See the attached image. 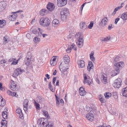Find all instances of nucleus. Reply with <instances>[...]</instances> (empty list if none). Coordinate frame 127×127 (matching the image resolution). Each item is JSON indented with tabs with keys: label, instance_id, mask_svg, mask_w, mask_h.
<instances>
[{
	"label": "nucleus",
	"instance_id": "f257e3e1",
	"mask_svg": "<svg viewBox=\"0 0 127 127\" xmlns=\"http://www.w3.org/2000/svg\"><path fill=\"white\" fill-rule=\"evenodd\" d=\"M124 66V64L123 62L117 63L115 64L114 66V74H113V76L116 75L120 72V70L122 69Z\"/></svg>",
	"mask_w": 127,
	"mask_h": 127
},
{
	"label": "nucleus",
	"instance_id": "f03ea898",
	"mask_svg": "<svg viewBox=\"0 0 127 127\" xmlns=\"http://www.w3.org/2000/svg\"><path fill=\"white\" fill-rule=\"evenodd\" d=\"M75 37L77 38L78 37L79 38L78 41L76 42L77 46L79 47H82L84 43L83 35L81 33L78 32L75 35Z\"/></svg>",
	"mask_w": 127,
	"mask_h": 127
},
{
	"label": "nucleus",
	"instance_id": "7ed1b4c3",
	"mask_svg": "<svg viewBox=\"0 0 127 127\" xmlns=\"http://www.w3.org/2000/svg\"><path fill=\"white\" fill-rule=\"evenodd\" d=\"M39 23L40 24L43 26H48L50 24V20L47 18H42L40 20Z\"/></svg>",
	"mask_w": 127,
	"mask_h": 127
},
{
	"label": "nucleus",
	"instance_id": "20e7f679",
	"mask_svg": "<svg viewBox=\"0 0 127 127\" xmlns=\"http://www.w3.org/2000/svg\"><path fill=\"white\" fill-rule=\"evenodd\" d=\"M61 14L63 17V20L65 21L67 18V17L69 15L68 9L66 8H63L61 12Z\"/></svg>",
	"mask_w": 127,
	"mask_h": 127
},
{
	"label": "nucleus",
	"instance_id": "39448f33",
	"mask_svg": "<svg viewBox=\"0 0 127 127\" xmlns=\"http://www.w3.org/2000/svg\"><path fill=\"white\" fill-rule=\"evenodd\" d=\"M122 81L120 78H118L115 81V82L113 84L114 87L116 88H118L121 87Z\"/></svg>",
	"mask_w": 127,
	"mask_h": 127
},
{
	"label": "nucleus",
	"instance_id": "423d86ee",
	"mask_svg": "<svg viewBox=\"0 0 127 127\" xmlns=\"http://www.w3.org/2000/svg\"><path fill=\"white\" fill-rule=\"evenodd\" d=\"M25 71L24 70H22L20 68H18L14 71L13 74V76L15 77H17L19 74Z\"/></svg>",
	"mask_w": 127,
	"mask_h": 127
},
{
	"label": "nucleus",
	"instance_id": "0eeeda50",
	"mask_svg": "<svg viewBox=\"0 0 127 127\" xmlns=\"http://www.w3.org/2000/svg\"><path fill=\"white\" fill-rule=\"evenodd\" d=\"M67 64L64 63V62H62L59 66V68L62 72L66 71L68 69L67 68Z\"/></svg>",
	"mask_w": 127,
	"mask_h": 127
},
{
	"label": "nucleus",
	"instance_id": "6e6552de",
	"mask_svg": "<svg viewBox=\"0 0 127 127\" xmlns=\"http://www.w3.org/2000/svg\"><path fill=\"white\" fill-rule=\"evenodd\" d=\"M11 90L14 91H17L18 90L19 87L18 85H17L16 83H14V81L11 80Z\"/></svg>",
	"mask_w": 127,
	"mask_h": 127
},
{
	"label": "nucleus",
	"instance_id": "1a4fd4ad",
	"mask_svg": "<svg viewBox=\"0 0 127 127\" xmlns=\"http://www.w3.org/2000/svg\"><path fill=\"white\" fill-rule=\"evenodd\" d=\"M108 21L107 18L105 17L100 22L99 25L100 26L104 27L106 26L107 25V22Z\"/></svg>",
	"mask_w": 127,
	"mask_h": 127
},
{
	"label": "nucleus",
	"instance_id": "9d476101",
	"mask_svg": "<svg viewBox=\"0 0 127 127\" xmlns=\"http://www.w3.org/2000/svg\"><path fill=\"white\" fill-rule=\"evenodd\" d=\"M67 2V0H57V4L59 7H62L65 5Z\"/></svg>",
	"mask_w": 127,
	"mask_h": 127
},
{
	"label": "nucleus",
	"instance_id": "9b49d317",
	"mask_svg": "<svg viewBox=\"0 0 127 127\" xmlns=\"http://www.w3.org/2000/svg\"><path fill=\"white\" fill-rule=\"evenodd\" d=\"M93 112V111L91 110L90 112L87 114L86 116V118L91 122L93 121V119L94 118V116L92 113Z\"/></svg>",
	"mask_w": 127,
	"mask_h": 127
},
{
	"label": "nucleus",
	"instance_id": "f8f14e48",
	"mask_svg": "<svg viewBox=\"0 0 127 127\" xmlns=\"http://www.w3.org/2000/svg\"><path fill=\"white\" fill-rule=\"evenodd\" d=\"M38 28L39 30L38 32L37 31V30L34 29L32 30V32L33 33L35 34L36 36L38 37L40 36L41 34V30L39 28Z\"/></svg>",
	"mask_w": 127,
	"mask_h": 127
},
{
	"label": "nucleus",
	"instance_id": "ddd939ff",
	"mask_svg": "<svg viewBox=\"0 0 127 127\" xmlns=\"http://www.w3.org/2000/svg\"><path fill=\"white\" fill-rule=\"evenodd\" d=\"M55 7V6L54 4L51 2H49L47 6V9L50 11L53 10L54 9Z\"/></svg>",
	"mask_w": 127,
	"mask_h": 127
},
{
	"label": "nucleus",
	"instance_id": "4468645a",
	"mask_svg": "<svg viewBox=\"0 0 127 127\" xmlns=\"http://www.w3.org/2000/svg\"><path fill=\"white\" fill-rule=\"evenodd\" d=\"M29 101L27 99H24V100L23 106L25 111L27 110L28 107Z\"/></svg>",
	"mask_w": 127,
	"mask_h": 127
},
{
	"label": "nucleus",
	"instance_id": "2eb2a0df",
	"mask_svg": "<svg viewBox=\"0 0 127 127\" xmlns=\"http://www.w3.org/2000/svg\"><path fill=\"white\" fill-rule=\"evenodd\" d=\"M52 26L56 28L59 26L60 25L59 21L57 19H55L52 21Z\"/></svg>",
	"mask_w": 127,
	"mask_h": 127
},
{
	"label": "nucleus",
	"instance_id": "dca6fc26",
	"mask_svg": "<svg viewBox=\"0 0 127 127\" xmlns=\"http://www.w3.org/2000/svg\"><path fill=\"white\" fill-rule=\"evenodd\" d=\"M42 119H40L38 120L37 121V123L38 125H40V127H44V125L45 123L44 122L42 121Z\"/></svg>",
	"mask_w": 127,
	"mask_h": 127
},
{
	"label": "nucleus",
	"instance_id": "f3484780",
	"mask_svg": "<svg viewBox=\"0 0 127 127\" xmlns=\"http://www.w3.org/2000/svg\"><path fill=\"white\" fill-rule=\"evenodd\" d=\"M77 63L79 65L80 67L81 68H83L85 66L84 62L83 60H79L77 61Z\"/></svg>",
	"mask_w": 127,
	"mask_h": 127
},
{
	"label": "nucleus",
	"instance_id": "a211bd4d",
	"mask_svg": "<svg viewBox=\"0 0 127 127\" xmlns=\"http://www.w3.org/2000/svg\"><path fill=\"white\" fill-rule=\"evenodd\" d=\"M64 62V63L68 64L69 62V58L67 56H65L63 58Z\"/></svg>",
	"mask_w": 127,
	"mask_h": 127
},
{
	"label": "nucleus",
	"instance_id": "6ab92c4d",
	"mask_svg": "<svg viewBox=\"0 0 127 127\" xmlns=\"http://www.w3.org/2000/svg\"><path fill=\"white\" fill-rule=\"evenodd\" d=\"M122 92L123 96L127 97V87L122 89Z\"/></svg>",
	"mask_w": 127,
	"mask_h": 127
},
{
	"label": "nucleus",
	"instance_id": "aec40b11",
	"mask_svg": "<svg viewBox=\"0 0 127 127\" xmlns=\"http://www.w3.org/2000/svg\"><path fill=\"white\" fill-rule=\"evenodd\" d=\"M93 65L91 61H89V62L88 66H87V69L90 71L91 69L93 68Z\"/></svg>",
	"mask_w": 127,
	"mask_h": 127
},
{
	"label": "nucleus",
	"instance_id": "412c9836",
	"mask_svg": "<svg viewBox=\"0 0 127 127\" xmlns=\"http://www.w3.org/2000/svg\"><path fill=\"white\" fill-rule=\"evenodd\" d=\"M101 80L102 83L105 84H106L107 82V77L103 75H102L101 76Z\"/></svg>",
	"mask_w": 127,
	"mask_h": 127
},
{
	"label": "nucleus",
	"instance_id": "4be33fe9",
	"mask_svg": "<svg viewBox=\"0 0 127 127\" xmlns=\"http://www.w3.org/2000/svg\"><path fill=\"white\" fill-rule=\"evenodd\" d=\"M16 112L17 113L19 114L20 117L22 119V117L23 116V115L21 110L20 109L18 108L16 110Z\"/></svg>",
	"mask_w": 127,
	"mask_h": 127
},
{
	"label": "nucleus",
	"instance_id": "5701e85b",
	"mask_svg": "<svg viewBox=\"0 0 127 127\" xmlns=\"http://www.w3.org/2000/svg\"><path fill=\"white\" fill-rule=\"evenodd\" d=\"M17 16L14 14L10 15L9 17L8 18L10 20L12 21H14L16 19Z\"/></svg>",
	"mask_w": 127,
	"mask_h": 127
},
{
	"label": "nucleus",
	"instance_id": "b1692460",
	"mask_svg": "<svg viewBox=\"0 0 127 127\" xmlns=\"http://www.w3.org/2000/svg\"><path fill=\"white\" fill-rule=\"evenodd\" d=\"M80 28L83 29H85L87 28L86 24L83 22H81L80 24Z\"/></svg>",
	"mask_w": 127,
	"mask_h": 127
},
{
	"label": "nucleus",
	"instance_id": "393cba45",
	"mask_svg": "<svg viewBox=\"0 0 127 127\" xmlns=\"http://www.w3.org/2000/svg\"><path fill=\"white\" fill-rule=\"evenodd\" d=\"M3 117L5 119H6L8 118L7 112L6 111H3L2 113Z\"/></svg>",
	"mask_w": 127,
	"mask_h": 127
},
{
	"label": "nucleus",
	"instance_id": "a878e982",
	"mask_svg": "<svg viewBox=\"0 0 127 127\" xmlns=\"http://www.w3.org/2000/svg\"><path fill=\"white\" fill-rule=\"evenodd\" d=\"M111 94L109 92H106L104 94V96L107 99H108L111 96Z\"/></svg>",
	"mask_w": 127,
	"mask_h": 127
},
{
	"label": "nucleus",
	"instance_id": "bb28decb",
	"mask_svg": "<svg viewBox=\"0 0 127 127\" xmlns=\"http://www.w3.org/2000/svg\"><path fill=\"white\" fill-rule=\"evenodd\" d=\"M121 18L123 20H127V12L124 13L121 15Z\"/></svg>",
	"mask_w": 127,
	"mask_h": 127
},
{
	"label": "nucleus",
	"instance_id": "cd10ccee",
	"mask_svg": "<svg viewBox=\"0 0 127 127\" xmlns=\"http://www.w3.org/2000/svg\"><path fill=\"white\" fill-rule=\"evenodd\" d=\"M7 121L5 120H2L1 122V127H7Z\"/></svg>",
	"mask_w": 127,
	"mask_h": 127
},
{
	"label": "nucleus",
	"instance_id": "c85d7f7f",
	"mask_svg": "<svg viewBox=\"0 0 127 127\" xmlns=\"http://www.w3.org/2000/svg\"><path fill=\"white\" fill-rule=\"evenodd\" d=\"M94 52H92L91 53L90 56V59L93 62H94L95 61V58L94 57Z\"/></svg>",
	"mask_w": 127,
	"mask_h": 127
},
{
	"label": "nucleus",
	"instance_id": "c756f323",
	"mask_svg": "<svg viewBox=\"0 0 127 127\" xmlns=\"http://www.w3.org/2000/svg\"><path fill=\"white\" fill-rule=\"evenodd\" d=\"M8 38V37L7 36H5L4 37L3 39L4 44H6L8 41L9 40Z\"/></svg>",
	"mask_w": 127,
	"mask_h": 127
},
{
	"label": "nucleus",
	"instance_id": "7c9ffc66",
	"mask_svg": "<svg viewBox=\"0 0 127 127\" xmlns=\"http://www.w3.org/2000/svg\"><path fill=\"white\" fill-rule=\"evenodd\" d=\"M5 7V4H2V3L0 2V11L4 10Z\"/></svg>",
	"mask_w": 127,
	"mask_h": 127
},
{
	"label": "nucleus",
	"instance_id": "2f4dec72",
	"mask_svg": "<svg viewBox=\"0 0 127 127\" xmlns=\"http://www.w3.org/2000/svg\"><path fill=\"white\" fill-rule=\"evenodd\" d=\"M5 100H4L3 98L1 99V100L0 101V105L1 106H3L5 105Z\"/></svg>",
	"mask_w": 127,
	"mask_h": 127
},
{
	"label": "nucleus",
	"instance_id": "473e14b6",
	"mask_svg": "<svg viewBox=\"0 0 127 127\" xmlns=\"http://www.w3.org/2000/svg\"><path fill=\"white\" fill-rule=\"evenodd\" d=\"M45 126V127H53V123L51 122H49L47 125L45 123L44 126Z\"/></svg>",
	"mask_w": 127,
	"mask_h": 127
},
{
	"label": "nucleus",
	"instance_id": "72a5a7b5",
	"mask_svg": "<svg viewBox=\"0 0 127 127\" xmlns=\"http://www.w3.org/2000/svg\"><path fill=\"white\" fill-rule=\"evenodd\" d=\"M43 115H44L45 117L49 118V116L48 112L45 110L43 111Z\"/></svg>",
	"mask_w": 127,
	"mask_h": 127
},
{
	"label": "nucleus",
	"instance_id": "f704fd0d",
	"mask_svg": "<svg viewBox=\"0 0 127 127\" xmlns=\"http://www.w3.org/2000/svg\"><path fill=\"white\" fill-rule=\"evenodd\" d=\"M99 99L101 102L102 103H104L105 102V99L103 98L102 96L101 95H99Z\"/></svg>",
	"mask_w": 127,
	"mask_h": 127
},
{
	"label": "nucleus",
	"instance_id": "c9c22d12",
	"mask_svg": "<svg viewBox=\"0 0 127 127\" xmlns=\"http://www.w3.org/2000/svg\"><path fill=\"white\" fill-rule=\"evenodd\" d=\"M5 21L4 20H0V27H2L5 25L4 22Z\"/></svg>",
	"mask_w": 127,
	"mask_h": 127
},
{
	"label": "nucleus",
	"instance_id": "e433bc0d",
	"mask_svg": "<svg viewBox=\"0 0 127 127\" xmlns=\"http://www.w3.org/2000/svg\"><path fill=\"white\" fill-rule=\"evenodd\" d=\"M34 104L35 106L36 107V108L37 109L39 110L40 109V105L38 103L36 102V101L34 100Z\"/></svg>",
	"mask_w": 127,
	"mask_h": 127
},
{
	"label": "nucleus",
	"instance_id": "4c0bfd02",
	"mask_svg": "<svg viewBox=\"0 0 127 127\" xmlns=\"http://www.w3.org/2000/svg\"><path fill=\"white\" fill-rule=\"evenodd\" d=\"M39 37L37 36V37H36L34 38L33 41L35 43H36L39 41L40 38L39 37Z\"/></svg>",
	"mask_w": 127,
	"mask_h": 127
},
{
	"label": "nucleus",
	"instance_id": "58836bf2",
	"mask_svg": "<svg viewBox=\"0 0 127 127\" xmlns=\"http://www.w3.org/2000/svg\"><path fill=\"white\" fill-rule=\"evenodd\" d=\"M79 92V93L80 95L82 96H84L86 94V92L85 91Z\"/></svg>",
	"mask_w": 127,
	"mask_h": 127
},
{
	"label": "nucleus",
	"instance_id": "ea45409f",
	"mask_svg": "<svg viewBox=\"0 0 127 127\" xmlns=\"http://www.w3.org/2000/svg\"><path fill=\"white\" fill-rule=\"evenodd\" d=\"M36 100L37 103H41L42 102V101L40 97L37 98H36Z\"/></svg>",
	"mask_w": 127,
	"mask_h": 127
},
{
	"label": "nucleus",
	"instance_id": "a19ab883",
	"mask_svg": "<svg viewBox=\"0 0 127 127\" xmlns=\"http://www.w3.org/2000/svg\"><path fill=\"white\" fill-rule=\"evenodd\" d=\"M93 24H94L93 22V21L91 22L90 24L89 25V26L88 27V28L90 29H92L93 26Z\"/></svg>",
	"mask_w": 127,
	"mask_h": 127
},
{
	"label": "nucleus",
	"instance_id": "79ce46f5",
	"mask_svg": "<svg viewBox=\"0 0 127 127\" xmlns=\"http://www.w3.org/2000/svg\"><path fill=\"white\" fill-rule=\"evenodd\" d=\"M31 53L30 52L28 53L26 55V58H31Z\"/></svg>",
	"mask_w": 127,
	"mask_h": 127
},
{
	"label": "nucleus",
	"instance_id": "37998d69",
	"mask_svg": "<svg viewBox=\"0 0 127 127\" xmlns=\"http://www.w3.org/2000/svg\"><path fill=\"white\" fill-rule=\"evenodd\" d=\"M121 8V6H118V7L116 8L114 10V12L115 14L116 13V12L119 9H120Z\"/></svg>",
	"mask_w": 127,
	"mask_h": 127
},
{
	"label": "nucleus",
	"instance_id": "c03bdc74",
	"mask_svg": "<svg viewBox=\"0 0 127 127\" xmlns=\"http://www.w3.org/2000/svg\"><path fill=\"white\" fill-rule=\"evenodd\" d=\"M50 63L51 65L52 66L55 65L56 64V62H54L51 60H50Z\"/></svg>",
	"mask_w": 127,
	"mask_h": 127
},
{
	"label": "nucleus",
	"instance_id": "a18cd8bd",
	"mask_svg": "<svg viewBox=\"0 0 127 127\" xmlns=\"http://www.w3.org/2000/svg\"><path fill=\"white\" fill-rule=\"evenodd\" d=\"M12 93L11 91L8 90L7 91V94L11 96H12Z\"/></svg>",
	"mask_w": 127,
	"mask_h": 127
},
{
	"label": "nucleus",
	"instance_id": "49530a36",
	"mask_svg": "<svg viewBox=\"0 0 127 127\" xmlns=\"http://www.w3.org/2000/svg\"><path fill=\"white\" fill-rule=\"evenodd\" d=\"M26 58V60L28 62V63H26V64L27 65L29 63L31 59V58Z\"/></svg>",
	"mask_w": 127,
	"mask_h": 127
},
{
	"label": "nucleus",
	"instance_id": "de8ad7c7",
	"mask_svg": "<svg viewBox=\"0 0 127 127\" xmlns=\"http://www.w3.org/2000/svg\"><path fill=\"white\" fill-rule=\"evenodd\" d=\"M110 37V36L107 37L106 38H104L102 40V41H105L108 40L109 39Z\"/></svg>",
	"mask_w": 127,
	"mask_h": 127
},
{
	"label": "nucleus",
	"instance_id": "09e8293b",
	"mask_svg": "<svg viewBox=\"0 0 127 127\" xmlns=\"http://www.w3.org/2000/svg\"><path fill=\"white\" fill-rule=\"evenodd\" d=\"M75 45L73 44L72 45H68V48H71V49L73 48V49L74 48H75Z\"/></svg>",
	"mask_w": 127,
	"mask_h": 127
},
{
	"label": "nucleus",
	"instance_id": "8fccbe9b",
	"mask_svg": "<svg viewBox=\"0 0 127 127\" xmlns=\"http://www.w3.org/2000/svg\"><path fill=\"white\" fill-rule=\"evenodd\" d=\"M84 84H85V82H86V80L87 79V78L86 76V75L85 74H84Z\"/></svg>",
	"mask_w": 127,
	"mask_h": 127
},
{
	"label": "nucleus",
	"instance_id": "3c124183",
	"mask_svg": "<svg viewBox=\"0 0 127 127\" xmlns=\"http://www.w3.org/2000/svg\"><path fill=\"white\" fill-rule=\"evenodd\" d=\"M48 88L49 89H50L51 91L53 92H54V90L52 86H51L49 87H48Z\"/></svg>",
	"mask_w": 127,
	"mask_h": 127
},
{
	"label": "nucleus",
	"instance_id": "603ef678",
	"mask_svg": "<svg viewBox=\"0 0 127 127\" xmlns=\"http://www.w3.org/2000/svg\"><path fill=\"white\" fill-rule=\"evenodd\" d=\"M56 100V104L57 105H59V104L60 103V99L59 98H58L57 100Z\"/></svg>",
	"mask_w": 127,
	"mask_h": 127
},
{
	"label": "nucleus",
	"instance_id": "864d4df0",
	"mask_svg": "<svg viewBox=\"0 0 127 127\" xmlns=\"http://www.w3.org/2000/svg\"><path fill=\"white\" fill-rule=\"evenodd\" d=\"M119 57L118 56H117L114 59V61L115 62H117L119 60Z\"/></svg>",
	"mask_w": 127,
	"mask_h": 127
},
{
	"label": "nucleus",
	"instance_id": "5fc2aeb1",
	"mask_svg": "<svg viewBox=\"0 0 127 127\" xmlns=\"http://www.w3.org/2000/svg\"><path fill=\"white\" fill-rule=\"evenodd\" d=\"M71 48H68V49L66 50V51L68 53H70L71 51Z\"/></svg>",
	"mask_w": 127,
	"mask_h": 127
},
{
	"label": "nucleus",
	"instance_id": "6e6d98bb",
	"mask_svg": "<svg viewBox=\"0 0 127 127\" xmlns=\"http://www.w3.org/2000/svg\"><path fill=\"white\" fill-rule=\"evenodd\" d=\"M112 24L109 25L108 26V29L109 30H110L113 27H112Z\"/></svg>",
	"mask_w": 127,
	"mask_h": 127
},
{
	"label": "nucleus",
	"instance_id": "4d7b16f0",
	"mask_svg": "<svg viewBox=\"0 0 127 127\" xmlns=\"http://www.w3.org/2000/svg\"><path fill=\"white\" fill-rule=\"evenodd\" d=\"M19 60V59L16 62L13 61L11 63V64H14L15 65L17 64L18 63V61Z\"/></svg>",
	"mask_w": 127,
	"mask_h": 127
},
{
	"label": "nucleus",
	"instance_id": "13d9d810",
	"mask_svg": "<svg viewBox=\"0 0 127 127\" xmlns=\"http://www.w3.org/2000/svg\"><path fill=\"white\" fill-rule=\"evenodd\" d=\"M39 12L40 15L41 16H43L45 14L44 12H43L41 10Z\"/></svg>",
	"mask_w": 127,
	"mask_h": 127
},
{
	"label": "nucleus",
	"instance_id": "bf43d9fd",
	"mask_svg": "<svg viewBox=\"0 0 127 127\" xmlns=\"http://www.w3.org/2000/svg\"><path fill=\"white\" fill-rule=\"evenodd\" d=\"M56 80V78L55 77H54L53 78V83L54 84H55Z\"/></svg>",
	"mask_w": 127,
	"mask_h": 127
},
{
	"label": "nucleus",
	"instance_id": "052dcab7",
	"mask_svg": "<svg viewBox=\"0 0 127 127\" xmlns=\"http://www.w3.org/2000/svg\"><path fill=\"white\" fill-rule=\"evenodd\" d=\"M60 104H61V105H63V104H64V101L62 99H61V100H60Z\"/></svg>",
	"mask_w": 127,
	"mask_h": 127
},
{
	"label": "nucleus",
	"instance_id": "680f3d73",
	"mask_svg": "<svg viewBox=\"0 0 127 127\" xmlns=\"http://www.w3.org/2000/svg\"><path fill=\"white\" fill-rule=\"evenodd\" d=\"M6 62V61H5L4 60H1L0 62V63L1 64H2L4 63H5Z\"/></svg>",
	"mask_w": 127,
	"mask_h": 127
},
{
	"label": "nucleus",
	"instance_id": "e2e57ef3",
	"mask_svg": "<svg viewBox=\"0 0 127 127\" xmlns=\"http://www.w3.org/2000/svg\"><path fill=\"white\" fill-rule=\"evenodd\" d=\"M120 18H118L116 19L115 20V24H117Z\"/></svg>",
	"mask_w": 127,
	"mask_h": 127
},
{
	"label": "nucleus",
	"instance_id": "0e129e2a",
	"mask_svg": "<svg viewBox=\"0 0 127 127\" xmlns=\"http://www.w3.org/2000/svg\"><path fill=\"white\" fill-rule=\"evenodd\" d=\"M26 37L30 39L31 38V35L30 34L28 33L26 35Z\"/></svg>",
	"mask_w": 127,
	"mask_h": 127
},
{
	"label": "nucleus",
	"instance_id": "69168bd1",
	"mask_svg": "<svg viewBox=\"0 0 127 127\" xmlns=\"http://www.w3.org/2000/svg\"><path fill=\"white\" fill-rule=\"evenodd\" d=\"M86 82H85V83H87L88 85H89L90 84V83H91L89 81V80H87V79L86 80Z\"/></svg>",
	"mask_w": 127,
	"mask_h": 127
},
{
	"label": "nucleus",
	"instance_id": "338daca9",
	"mask_svg": "<svg viewBox=\"0 0 127 127\" xmlns=\"http://www.w3.org/2000/svg\"><path fill=\"white\" fill-rule=\"evenodd\" d=\"M85 91L84 89V88L82 87H80L79 89V92H81L82 91Z\"/></svg>",
	"mask_w": 127,
	"mask_h": 127
},
{
	"label": "nucleus",
	"instance_id": "774afa93",
	"mask_svg": "<svg viewBox=\"0 0 127 127\" xmlns=\"http://www.w3.org/2000/svg\"><path fill=\"white\" fill-rule=\"evenodd\" d=\"M15 60L16 59L14 58H11L9 60V62H11Z\"/></svg>",
	"mask_w": 127,
	"mask_h": 127
}]
</instances>
